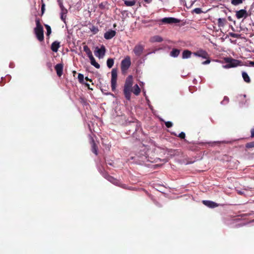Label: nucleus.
Wrapping results in <instances>:
<instances>
[{"label": "nucleus", "instance_id": "nucleus-39", "mask_svg": "<svg viewBox=\"0 0 254 254\" xmlns=\"http://www.w3.org/2000/svg\"><path fill=\"white\" fill-rule=\"evenodd\" d=\"M46 66L51 71H52V64L51 62H47Z\"/></svg>", "mask_w": 254, "mask_h": 254}, {"label": "nucleus", "instance_id": "nucleus-49", "mask_svg": "<svg viewBox=\"0 0 254 254\" xmlns=\"http://www.w3.org/2000/svg\"><path fill=\"white\" fill-rule=\"evenodd\" d=\"M246 102V101L245 100V102H243V104H245Z\"/></svg>", "mask_w": 254, "mask_h": 254}, {"label": "nucleus", "instance_id": "nucleus-32", "mask_svg": "<svg viewBox=\"0 0 254 254\" xmlns=\"http://www.w3.org/2000/svg\"><path fill=\"white\" fill-rule=\"evenodd\" d=\"M78 81L80 83H84V75L81 73H79L78 75Z\"/></svg>", "mask_w": 254, "mask_h": 254}, {"label": "nucleus", "instance_id": "nucleus-8", "mask_svg": "<svg viewBox=\"0 0 254 254\" xmlns=\"http://www.w3.org/2000/svg\"><path fill=\"white\" fill-rule=\"evenodd\" d=\"M105 52L106 48L104 45H102L100 49L97 47L96 48L94 54L96 57L101 59L103 58L105 54Z\"/></svg>", "mask_w": 254, "mask_h": 254}, {"label": "nucleus", "instance_id": "nucleus-45", "mask_svg": "<svg viewBox=\"0 0 254 254\" xmlns=\"http://www.w3.org/2000/svg\"><path fill=\"white\" fill-rule=\"evenodd\" d=\"M249 64H250L251 66H254V62H253V61H251V62H250V63H249Z\"/></svg>", "mask_w": 254, "mask_h": 254}, {"label": "nucleus", "instance_id": "nucleus-27", "mask_svg": "<svg viewBox=\"0 0 254 254\" xmlns=\"http://www.w3.org/2000/svg\"><path fill=\"white\" fill-rule=\"evenodd\" d=\"M135 2H136V1L134 0H124V3H125V5L127 6H133L134 5H135Z\"/></svg>", "mask_w": 254, "mask_h": 254}, {"label": "nucleus", "instance_id": "nucleus-12", "mask_svg": "<svg viewBox=\"0 0 254 254\" xmlns=\"http://www.w3.org/2000/svg\"><path fill=\"white\" fill-rule=\"evenodd\" d=\"M236 16L238 19L246 18L248 16V13L245 9H241L236 11Z\"/></svg>", "mask_w": 254, "mask_h": 254}, {"label": "nucleus", "instance_id": "nucleus-47", "mask_svg": "<svg viewBox=\"0 0 254 254\" xmlns=\"http://www.w3.org/2000/svg\"><path fill=\"white\" fill-rule=\"evenodd\" d=\"M146 3H149L151 2L152 0H143Z\"/></svg>", "mask_w": 254, "mask_h": 254}, {"label": "nucleus", "instance_id": "nucleus-22", "mask_svg": "<svg viewBox=\"0 0 254 254\" xmlns=\"http://www.w3.org/2000/svg\"><path fill=\"white\" fill-rule=\"evenodd\" d=\"M89 59L90 60L91 64L92 65H93L97 68H99L100 67V64L96 62L95 59H94L93 56L89 58Z\"/></svg>", "mask_w": 254, "mask_h": 254}, {"label": "nucleus", "instance_id": "nucleus-6", "mask_svg": "<svg viewBox=\"0 0 254 254\" xmlns=\"http://www.w3.org/2000/svg\"><path fill=\"white\" fill-rule=\"evenodd\" d=\"M104 177L109 182L112 183V184L121 187V188H123L124 189H127L126 187V185L125 184H122L117 179L114 178L112 176L108 175V174H105L104 175Z\"/></svg>", "mask_w": 254, "mask_h": 254}, {"label": "nucleus", "instance_id": "nucleus-1", "mask_svg": "<svg viewBox=\"0 0 254 254\" xmlns=\"http://www.w3.org/2000/svg\"><path fill=\"white\" fill-rule=\"evenodd\" d=\"M36 27L34 29V32L37 39L40 42L44 41V29L43 26L40 23L39 18H36L35 20Z\"/></svg>", "mask_w": 254, "mask_h": 254}, {"label": "nucleus", "instance_id": "nucleus-43", "mask_svg": "<svg viewBox=\"0 0 254 254\" xmlns=\"http://www.w3.org/2000/svg\"><path fill=\"white\" fill-rule=\"evenodd\" d=\"M84 84H85V86H86V87H87L89 89H90V90H93V89H92V88H90V85H89V84H88V83H84Z\"/></svg>", "mask_w": 254, "mask_h": 254}, {"label": "nucleus", "instance_id": "nucleus-51", "mask_svg": "<svg viewBox=\"0 0 254 254\" xmlns=\"http://www.w3.org/2000/svg\"><path fill=\"white\" fill-rule=\"evenodd\" d=\"M73 73H76V71H73Z\"/></svg>", "mask_w": 254, "mask_h": 254}, {"label": "nucleus", "instance_id": "nucleus-19", "mask_svg": "<svg viewBox=\"0 0 254 254\" xmlns=\"http://www.w3.org/2000/svg\"><path fill=\"white\" fill-rule=\"evenodd\" d=\"M227 23V20L225 18H218L217 25L219 27H223Z\"/></svg>", "mask_w": 254, "mask_h": 254}, {"label": "nucleus", "instance_id": "nucleus-23", "mask_svg": "<svg viewBox=\"0 0 254 254\" xmlns=\"http://www.w3.org/2000/svg\"><path fill=\"white\" fill-rule=\"evenodd\" d=\"M191 54V52L189 50H184L183 52L182 58L183 59H188L190 57Z\"/></svg>", "mask_w": 254, "mask_h": 254}, {"label": "nucleus", "instance_id": "nucleus-37", "mask_svg": "<svg viewBox=\"0 0 254 254\" xmlns=\"http://www.w3.org/2000/svg\"><path fill=\"white\" fill-rule=\"evenodd\" d=\"M175 135L177 136L176 134H175ZM178 137L181 138V139H185L186 137V134L184 132H181L178 135Z\"/></svg>", "mask_w": 254, "mask_h": 254}, {"label": "nucleus", "instance_id": "nucleus-34", "mask_svg": "<svg viewBox=\"0 0 254 254\" xmlns=\"http://www.w3.org/2000/svg\"><path fill=\"white\" fill-rule=\"evenodd\" d=\"M246 147L247 148H251L254 147V141L251 142L247 143L246 144Z\"/></svg>", "mask_w": 254, "mask_h": 254}, {"label": "nucleus", "instance_id": "nucleus-24", "mask_svg": "<svg viewBox=\"0 0 254 254\" xmlns=\"http://www.w3.org/2000/svg\"><path fill=\"white\" fill-rule=\"evenodd\" d=\"M180 51L177 49H173L170 53V56L173 57H177L180 54Z\"/></svg>", "mask_w": 254, "mask_h": 254}, {"label": "nucleus", "instance_id": "nucleus-9", "mask_svg": "<svg viewBox=\"0 0 254 254\" xmlns=\"http://www.w3.org/2000/svg\"><path fill=\"white\" fill-rule=\"evenodd\" d=\"M159 21L163 24H173L179 23L180 20L174 17H165L160 19Z\"/></svg>", "mask_w": 254, "mask_h": 254}, {"label": "nucleus", "instance_id": "nucleus-16", "mask_svg": "<svg viewBox=\"0 0 254 254\" xmlns=\"http://www.w3.org/2000/svg\"><path fill=\"white\" fill-rule=\"evenodd\" d=\"M202 202L205 205L210 208H214L218 206V204L212 201L203 200Z\"/></svg>", "mask_w": 254, "mask_h": 254}, {"label": "nucleus", "instance_id": "nucleus-29", "mask_svg": "<svg viewBox=\"0 0 254 254\" xmlns=\"http://www.w3.org/2000/svg\"><path fill=\"white\" fill-rule=\"evenodd\" d=\"M45 27L47 30L46 35L48 37L52 33V30L51 27L48 24H45Z\"/></svg>", "mask_w": 254, "mask_h": 254}, {"label": "nucleus", "instance_id": "nucleus-41", "mask_svg": "<svg viewBox=\"0 0 254 254\" xmlns=\"http://www.w3.org/2000/svg\"><path fill=\"white\" fill-rule=\"evenodd\" d=\"M207 60L205 61L204 62H202L203 64H207L210 63V60H209V59H206Z\"/></svg>", "mask_w": 254, "mask_h": 254}, {"label": "nucleus", "instance_id": "nucleus-44", "mask_svg": "<svg viewBox=\"0 0 254 254\" xmlns=\"http://www.w3.org/2000/svg\"><path fill=\"white\" fill-rule=\"evenodd\" d=\"M251 137H254V128L251 130Z\"/></svg>", "mask_w": 254, "mask_h": 254}, {"label": "nucleus", "instance_id": "nucleus-18", "mask_svg": "<svg viewBox=\"0 0 254 254\" xmlns=\"http://www.w3.org/2000/svg\"><path fill=\"white\" fill-rule=\"evenodd\" d=\"M60 47V42L58 41H55L52 44L51 49L52 50V51L54 52H57L58 51V49Z\"/></svg>", "mask_w": 254, "mask_h": 254}, {"label": "nucleus", "instance_id": "nucleus-4", "mask_svg": "<svg viewBox=\"0 0 254 254\" xmlns=\"http://www.w3.org/2000/svg\"><path fill=\"white\" fill-rule=\"evenodd\" d=\"M118 77L117 68H113L111 71V88L112 91H114L116 88L117 80Z\"/></svg>", "mask_w": 254, "mask_h": 254}, {"label": "nucleus", "instance_id": "nucleus-17", "mask_svg": "<svg viewBox=\"0 0 254 254\" xmlns=\"http://www.w3.org/2000/svg\"><path fill=\"white\" fill-rule=\"evenodd\" d=\"M123 91H124V94L125 97L126 98V99L127 100H130L131 92H132V89L124 88Z\"/></svg>", "mask_w": 254, "mask_h": 254}, {"label": "nucleus", "instance_id": "nucleus-33", "mask_svg": "<svg viewBox=\"0 0 254 254\" xmlns=\"http://www.w3.org/2000/svg\"><path fill=\"white\" fill-rule=\"evenodd\" d=\"M192 12H194L196 14H200L202 13L203 11L200 8H195L192 10Z\"/></svg>", "mask_w": 254, "mask_h": 254}, {"label": "nucleus", "instance_id": "nucleus-46", "mask_svg": "<svg viewBox=\"0 0 254 254\" xmlns=\"http://www.w3.org/2000/svg\"><path fill=\"white\" fill-rule=\"evenodd\" d=\"M85 79L86 81H89L90 82H92V80L91 79H89L88 77H85Z\"/></svg>", "mask_w": 254, "mask_h": 254}, {"label": "nucleus", "instance_id": "nucleus-36", "mask_svg": "<svg viewBox=\"0 0 254 254\" xmlns=\"http://www.w3.org/2000/svg\"><path fill=\"white\" fill-rule=\"evenodd\" d=\"M229 99L227 96L224 97L223 100L221 102L222 104H226L229 102Z\"/></svg>", "mask_w": 254, "mask_h": 254}, {"label": "nucleus", "instance_id": "nucleus-2", "mask_svg": "<svg viewBox=\"0 0 254 254\" xmlns=\"http://www.w3.org/2000/svg\"><path fill=\"white\" fill-rule=\"evenodd\" d=\"M224 61L227 63L226 64L223 65L224 68H230L242 65L241 61L233 59L231 57L225 58Z\"/></svg>", "mask_w": 254, "mask_h": 254}, {"label": "nucleus", "instance_id": "nucleus-7", "mask_svg": "<svg viewBox=\"0 0 254 254\" xmlns=\"http://www.w3.org/2000/svg\"><path fill=\"white\" fill-rule=\"evenodd\" d=\"M58 3L60 7L61 12V18L64 22H65L66 15L67 13V10L64 7L63 2L59 0Z\"/></svg>", "mask_w": 254, "mask_h": 254}, {"label": "nucleus", "instance_id": "nucleus-15", "mask_svg": "<svg viewBox=\"0 0 254 254\" xmlns=\"http://www.w3.org/2000/svg\"><path fill=\"white\" fill-rule=\"evenodd\" d=\"M90 143H91V145L92 152L93 153H94L96 155H98V146L93 138H91V140Z\"/></svg>", "mask_w": 254, "mask_h": 254}, {"label": "nucleus", "instance_id": "nucleus-40", "mask_svg": "<svg viewBox=\"0 0 254 254\" xmlns=\"http://www.w3.org/2000/svg\"><path fill=\"white\" fill-rule=\"evenodd\" d=\"M246 98V95H239V96L237 97V98H238V100H244L245 98Z\"/></svg>", "mask_w": 254, "mask_h": 254}, {"label": "nucleus", "instance_id": "nucleus-28", "mask_svg": "<svg viewBox=\"0 0 254 254\" xmlns=\"http://www.w3.org/2000/svg\"><path fill=\"white\" fill-rule=\"evenodd\" d=\"M114 64V60L113 59L109 58L107 61V65L109 68L112 67Z\"/></svg>", "mask_w": 254, "mask_h": 254}, {"label": "nucleus", "instance_id": "nucleus-13", "mask_svg": "<svg viewBox=\"0 0 254 254\" xmlns=\"http://www.w3.org/2000/svg\"><path fill=\"white\" fill-rule=\"evenodd\" d=\"M116 34L115 30H110L104 33V37L107 40H110L113 38Z\"/></svg>", "mask_w": 254, "mask_h": 254}, {"label": "nucleus", "instance_id": "nucleus-52", "mask_svg": "<svg viewBox=\"0 0 254 254\" xmlns=\"http://www.w3.org/2000/svg\"><path fill=\"white\" fill-rule=\"evenodd\" d=\"M239 193L240 194H242V193L241 191L239 192Z\"/></svg>", "mask_w": 254, "mask_h": 254}, {"label": "nucleus", "instance_id": "nucleus-26", "mask_svg": "<svg viewBox=\"0 0 254 254\" xmlns=\"http://www.w3.org/2000/svg\"><path fill=\"white\" fill-rule=\"evenodd\" d=\"M132 92L135 95H138L139 94L140 92V89L139 87L137 84H135L133 90H132Z\"/></svg>", "mask_w": 254, "mask_h": 254}, {"label": "nucleus", "instance_id": "nucleus-50", "mask_svg": "<svg viewBox=\"0 0 254 254\" xmlns=\"http://www.w3.org/2000/svg\"><path fill=\"white\" fill-rule=\"evenodd\" d=\"M106 94H107V95H109V94H110V93H106Z\"/></svg>", "mask_w": 254, "mask_h": 254}, {"label": "nucleus", "instance_id": "nucleus-11", "mask_svg": "<svg viewBox=\"0 0 254 254\" xmlns=\"http://www.w3.org/2000/svg\"><path fill=\"white\" fill-rule=\"evenodd\" d=\"M132 76L131 75H129L126 80L124 88L132 89Z\"/></svg>", "mask_w": 254, "mask_h": 254}, {"label": "nucleus", "instance_id": "nucleus-25", "mask_svg": "<svg viewBox=\"0 0 254 254\" xmlns=\"http://www.w3.org/2000/svg\"><path fill=\"white\" fill-rule=\"evenodd\" d=\"M242 77L244 80L247 83H250L251 82V79L249 76L248 74L245 71L242 72Z\"/></svg>", "mask_w": 254, "mask_h": 254}, {"label": "nucleus", "instance_id": "nucleus-42", "mask_svg": "<svg viewBox=\"0 0 254 254\" xmlns=\"http://www.w3.org/2000/svg\"><path fill=\"white\" fill-rule=\"evenodd\" d=\"M45 4L43 3L42 5V7H41V11H42V13L43 14L44 12V11H45Z\"/></svg>", "mask_w": 254, "mask_h": 254}, {"label": "nucleus", "instance_id": "nucleus-35", "mask_svg": "<svg viewBox=\"0 0 254 254\" xmlns=\"http://www.w3.org/2000/svg\"><path fill=\"white\" fill-rule=\"evenodd\" d=\"M229 35L233 38H240V35L234 33H229Z\"/></svg>", "mask_w": 254, "mask_h": 254}, {"label": "nucleus", "instance_id": "nucleus-14", "mask_svg": "<svg viewBox=\"0 0 254 254\" xmlns=\"http://www.w3.org/2000/svg\"><path fill=\"white\" fill-rule=\"evenodd\" d=\"M55 70H56L57 74L59 77H61L63 73V68L64 65L63 64H58L55 67Z\"/></svg>", "mask_w": 254, "mask_h": 254}, {"label": "nucleus", "instance_id": "nucleus-30", "mask_svg": "<svg viewBox=\"0 0 254 254\" xmlns=\"http://www.w3.org/2000/svg\"><path fill=\"white\" fill-rule=\"evenodd\" d=\"M90 30L92 32L93 34H95L97 33L99 31V29L97 27H96L95 26H92L91 28H90Z\"/></svg>", "mask_w": 254, "mask_h": 254}, {"label": "nucleus", "instance_id": "nucleus-10", "mask_svg": "<svg viewBox=\"0 0 254 254\" xmlns=\"http://www.w3.org/2000/svg\"><path fill=\"white\" fill-rule=\"evenodd\" d=\"M193 55L195 56L201 57L203 59H209V55L208 53L203 50H199L193 53Z\"/></svg>", "mask_w": 254, "mask_h": 254}, {"label": "nucleus", "instance_id": "nucleus-20", "mask_svg": "<svg viewBox=\"0 0 254 254\" xmlns=\"http://www.w3.org/2000/svg\"><path fill=\"white\" fill-rule=\"evenodd\" d=\"M150 41L151 42H161L163 41V38L160 36L156 35L151 38Z\"/></svg>", "mask_w": 254, "mask_h": 254}, {"label": "nucleus", "instance_id": "nucleus-3", "mask_svg": "<svg viewBox=\"0 0 254 254\" xmlns=\"http://www.w3.org/2000/svg\"><path fill=\"white\" fill-rule=\"evenodd\" d=\"M131 60L129 56H126L121 62V68L123 74H126L127 70L130 66Z\"/></svg>", "mask_w": 254, "mask_h": 254}, {"label": "nucleus", "instance_id": "nucleus-48", "mask_svg": "<svg viewBox=\"0 0 254 254\" xmlns=\"http://www.w3.org/2000/svg\"><path fill=\"white\" fill-rule=\"evenodd\" d=\"M228 20H229V21H232V18H231V16H229V17H228Z\"/></svg>", "mask_w": 254, "mask_h": 254}, {"label": "nucleus", "instance_id": "nucleus-5", "mask_svg": "<svg viewBox=\"0 0 254 254\" xmlns=\"http://www.w3.org/2000/svg\"><path fill=\"white\" fill-rule=\"evenodd\" d=\"M144 47V45L141 44V42H139L136 44L133 49V52L135 56L140 57L143 54Z\"/></svg>", "mask_w": 254, "mask_h": 254}, {"label": "nucleus", "instance_id": "nucleus-38", "mask_svg": "<svg viewBox=\"0 0 254 254\" xmlns=\"http://www.w3.org/2000/svg\"><path fill=\"white\" fill-rule=\"evenodd\" d=\"M165 124L167 127L170 128L173 126V124L171 122L167 121L165 122Z\"/></svg>", "mask_w": 254, "mask_h": 254}, {"label": "nucleus", "instance_id": "nucleus-21", "mask_svg": "<svg viewBox=\"0 0 254 254\" xmlns=\"http://www.w3.org/2000/svg\"><path fill=\"white\" fill-rule=\"evenodd\" d=\"M83 51L86 53L89 58L93 56L92 52L87 46H83Z\"/></svg>", "mask_w": 254, "mask_h": 254}, {"label": "nucleus", "instance_id": "nucleus-31", "mask_svg": "<svg viewBox=\"0 0 254 254\" xmlns=\"http://www.w3.org/2000/svg\"><path fill=\"white\" fill-rule=\"evenodd\" d=\"M243 2V0H231V3L234 5H239Z\"/></svg>", "mask_w": 254, "mask_h": 254}]
</instances>
